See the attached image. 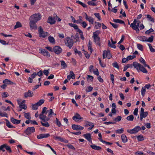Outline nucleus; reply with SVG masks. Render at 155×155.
I'll list each match as a JSON object with an SVG mask.
<instances>
[{"mask_svg":"<svg viewBox=\"0 0 155 155\" xmlns=\"http://www.w3.org/2000/svg\"><path fill=\"white\" fill-rule=\"evenodd\" d=\"M139 39L142 41H146V37L145 36H140L139 37Z\"/></svg>","mask_w":155,"mask_h":155,"instance_id":"obj_54","label":"nucleus"},{"mask_svg":"<svg viewBox=\"0 0 155 155\" xmlns=\"http://www.w3.org/2000/svg\"><path fill=\"white\" fill-rule=\"evenodd\" d=\"M130 26L134 30H136V18H134L133 23L130 24Z\"/></svg>","mask_w":155,"mask_h":155,"instance_id":"obj_29","label":"nucleus"},{"mask_svg":"<svg viewBox=\"0 0 155 155\" xmlns=\"http://www.w3.org/2000/svg\"><path fill=\"white\" fill-rule=\"evenodd\" d=\"M34 94L33 92L30 90H28V91L25 92L24 94L25 98L31 97Z\"/></svg>","mask_w":155,"mask_h":155,"instance_id":"obj_13","label":"nucleus"},{"mask_svg":"<svg viewBox=\"0 0 155 155\" xmlns=\"http://www.w3.org/2000/svg\"><path fill=\"white\" fill-rule=\"evenodd\" d=\"M76 3L77 4H79L82 6L84 8H87V5L83 3L82 2L79 1H76Z\"/></svg>","mask_w":155,"mask_h":155,"instance_id":"obj_37","label":"nucleus"},{"mask_svg":"<svg viewBox=\"0 0 155 155\" xmlns=\"http://www.w3.org/2000/svg\"><path fill=\"white\" fill-rule=\"evenodd\" d=\"M85 127H87L88 126H90V125H91L92 124V122H90L86 120L85 121Z\"/></svg>","mask_w":155,"mask_h":155,"instance_id":"obj_50","label":"nucleus"},{"mask_svg":"<svg viewBox=\"0 0 155 155\" xmlns=\"http://www.w3.org/2000/svg\"><path fill=\"white\" fill-rule=\"evenodd\" d=\"M22 27V25L19 21H17L15 25L14 26V28L15 29L18 28H20Z\"/></svg>","mask_w":155,"mask_h":155,"instance_id":"obj_32","label":"nucleus"},{"mask_svg":"<svg viewBox=\"0 0 155 155\" xmlns=\"http://www.w3.org/2000/svg\"><path fill=\"white\" fill-rule=\"evenodd\" d=\"M83 118L81 117L80 115L78 113H76L74 116L72 117L73 120L77 121V120H82Z\"/></svg>","mask_w":155,"mask_h":155,"instance_id":"obj_16","label":"nucleus"},{"mask_svg":"<svg viewBox=\"0 0 155 155\" xmlns=\"http://www.w3.org/2000/svg\"><path fill=\"white\" fill-rule=\"evenodd\" d=\"M122 117L121 116H118L117 117L115 118L114 120L116 122H119L121 119Z\"/></svg>","mask_w":155,"mask_h":155,"instance_id":"obj_58","label":"nucleus"},{"mask_svg":"<svg viewBox=\"0 0 155 155\" xmlns=\"http://www.w3.org/2000/svg\"><path fill=\"white\" fill-rule=\"evenodd\" d=\"M38 106L36 103L35 104H33L32 105V109L33 110H37L38 108Z\"/></svg>","mask_w":155,"mask_h":155,"instance_id":"obj_49","label":"nucleus"},{"mask_svg":"<svg viewBox=\"0 0 155 155\" xmlns=\"http://www.w3.org/2000/svg\"><path fill=\"white\" fill-rule=\"evenodd\" d=\"M45 122V123H43L42 121L41 122L42 125L46 127H48L50 125L48 123L46 122Z\"/></svg>","mask_w":155,"mask_h":155,"instance_id":"obj_44","label":"nucleus"},{"mask_svg":"<svg viewBox=\"0 0 155 155\" xmlns=\"http://www.w3.org/2000/svg\"><path fill=\"white\" fill-rule=\"evenodd\" d=\"M134 118L133 115H130V116H127V119L128 120L132 121L133 120Z\"/></svg>","mask_w":155,"mask_h":155,"instance_id":"obj_48","label":"nucleus"},{"mask_svg":"<svg viewBox=\"0 0 155 155\" xmlns=\"http://www.w3.org/2000/svg\"><path fill=\"white\" fill-rule=\"evenodd\" d=\"M139 60L140 61V62L143 65H145V64H146V61L142 57H141L139 59Z\"/></svg>","mask_w":155,"mask_h":155,"instance_id":"obj_47","label":"nucleus"},{"mask_svg":"<svg viewBox=\"0 0 155 155\" xmlns=\"http://www.w3.org/2000/svg\"><path fill=\"white\" fill-rule=\"evenodd\" d=\"M113 66L117 69H119V68L118 64L117 62H115L112 63Z\"/></svg>","mask_w":155,"mask_h":155,"instance_id":"obj_56","label":"nucleus"},{"mask_svg":"<svg viewBox=\"0 0 155 155\" xmlns=\"http://www.w3.org/2000/svg\"><path fill=\"white\" fill-rule=\"evenodd\" d=\"M41 16L40 14L35 13L31 16L30 20L37 22L38 21L41 20Z\"/></svg>","mask_w":155,"mask_h":155,"instance_id":"obj_4","label":"nucleus"},{"mask_svg":"<svg viewBox=\"0 0 155 155\" xmlns=\"http://www.w3.org/2000/svg\"><path fill=\"white\" fill-rule=\"evenodd\" d=\"M18 103L19 104V107L23 109H25V110L26 109L27 107L26 106L25 104H19L20 103L19 102H18Z\"/></svg>","mask_w":155,"mask_h":155,"instance_id":"obj_40","label":"nucleus"},{"mask_svg":"<svg viewBox=\"0 0 155 155\" xmlns=\"http://www.w3.org/2000/svg\"><path fill=\"white\" fill-rule=\"evenodd\" d=\"M90 147L93 149L96 150H99L101 149V148L100 146L95 145H91Z\"/></svg>","mask_w":155,"mask_h":155,"instance_id":"obj_26","label":"nucleus"},{"mask_svg":"<svg viewBox=\"0 0 155 155\" xmlns=\"http://www.w3.org/2000/svg\"><path fill=\"white\" fill-rule=\"evenodd\" d=\"M2 97L5 98L9 96L7 92H4L2 94Z\"/></svg>","mask_w":155,"mask_h":155,"instance_id":"obj_57","label":"nucleus"},{"mask_svg":"<svg viewBox=\"0 0 155 155\" xmlns=\"http://www.w3.org/2000/svg\"><path fill=\"white\" fill-rule=\"evenodd\" d=\"M45 102V100L44 99H41L38 102L36 103L38 106H41Z\"/></svg>","mask_w":155,"mask_h":155,"instance_id":"obj_33","label":"nucleus"},{"mask_svg":"<svg viewBox=\"0 0 155 155\" xmlns=\"http://www.w3.org/2000/svg\"><path fill=\"white\" fill-rule=\"evenodd\" d=\"M136 137L138 141H143L144 140V137L142 134H140L138 136H136Z\"/></svg>","mask_w":155,"mask_h":155,"instance_id":"obj_27","label":"nucleus"},{"mask_svg":"<svg viewBox=\"0 0 155 155\" xmlns=\"http://www.w3.org/2000/svg\"><path fill=\"white\" fill-rule=\"evenodd\" d=\"M147 45L149 46L150 50L151 52H155V49H154L152 48L151 45L150 44L148 43Z\"/></svg>","mask_w":155,"mask_h":155,"instance_id":"obj_38","label":"nucleus"},{"mask_svg":"<svg viewBox=\"0 0 155 155\" xmlns=\"http://www.w3.org/2000/svg\"><path fill=\"white\" fill-rule=\"evenodd\" d=\"M108 46L110 47L111 48H116V46L114 45V44H111L110 43V41L109 40L108 41Z\"/></svg>","mask_w":155,"mask_h":155,"instance_id":"obj_41","label":"nucleus"},{"mask_svg":"<svg viewBox=\"0 0 155 155\" xmlns=\"http://www.w3.org/2000/svg\"><path fill=\"white\" fill-rule=\"evenodd\" d=\"M141 95L144 96L146 92V89L144 87H143L141 91Z\"/></svg>","mask_w":155,"mask_h":155,"instance_id":"obj_46","label":"nucleus"},{"mask_svg":"<svg viewBox=\"0 0 155 155\" xmlns=\"http://www.w3.org/2000/svg\"><path fill=\"white\" fill-rule=\"evenodd\" d=\"M110 80H111V82L113 84H114V75L112 74H110Z\"/></svg>","mask_w":155,"mask_h":155,"instance_id":"obj_55","label":"nucleus"},{"mask_svg":"<svg viewBox=\"0 0 155 155\" xmlns=\"http://www.w3.org/2000/svg\"><path fill=\"white\" fill-rule=\"evenodd\" d=\"M24 117L25 118L29 120L31 118L30 114L29 113H25Z\"/></svg>","mask_w":155,"mask_h":155,"instance_id":"obj_35","label":"nucleus"},{"mask_svg":"<svg viewBox=\"0 0 155 155\" xmlns=\"http://www.w3.org/2000/svg\"><path fill=\"white\" fill-rule=\"evenodd\" d=\"M127 131L131 134H136V127L131 129H127Z\"/></svg>","mask_w":155,"mask_h":155,"instance_id":"obj_23","label":"nucleus"},{"mask_svg":"<svg viewBox=\"0 0 155 155\" xmlns=\"http://www.w3.org/2000/svg\"><path fill=\"white\" fill-rule=\"evenodd\" d=\"M43 73L46 76H48L49 73V71L48 70H44L43 71Z\"/></svg>","mask_w":155,"mask_h":155,"instance_id":"obj_64","label":"nucleus"},{"mask_svg":"<svg viewBox=\"0 0 155 155\" xmlns=\"http://www.w3.org/2000/svg\"><path fill=\"white\" fill-rule=\"evenodd\" d=\"M5 120L6 121V125L9 128H13L15 127L11 124L9 121L6 119H5Z\"/></svg>","mask_w":155,"mask_h":155,"instance_id":"obj_21","label":"nucleus"},{"mask_svg":"<svg viewBox=\"0 0 155 155\" xmlns=\"http://www.w3.org/2000/svg\"><path fill=\"white\" fill-rule=\"evenodd\" d=\"M60 62L61 63V65L63 66V68H64L67 67V64L64 61H61Z\"/></svg>","mask_w":155,"mask_h":155,"instance_id":"obj_60","label":"nucleus"},{"mask_svg":"<svg viewBox=\"0 0 155 155\" xmlns=\"http://www.w3.org/2000/svg\"><path fill=\"white\" fill-rule=\"evenodd\" d=\"M40 53L45 56L49 58L50 56V54L49 52L45 49L40 48L39 50Z\"/></svg>","mask_w":155,"mask_h":155,"instance_id":"obj_9","label":"nucleus"},{"mask_svg":"<svg viewBox=\"0 0 155 155\" xmlns=\"http://www.w3.org/2000/svg\"><path fill=\"white\" fill-rule=\"evenodd\" d=\"M36 22L30 19L29 26L31 30H36L37 28V26Z\"/></svg>","mask_w":155,"mask_h":155,"instance_id":"obj_10","label":"nucleus"},{"mask_svg":"<svg viewBox=\"0 0 155 155\" xmlns=\"http://www.w3.org/2000/svg\"><path fill=\"white\" fill-rule=\"evenodd\" d=\"M133 54L135 55L136 54V51L134 52L133 53ZM136 58V56L135 55H134L133 56L130 55L127 57V59L128 61L132 60L134 58Z\"/></svg>","mask_w":155,"mask_h":155,"instance_id":"obj_30","label":"nucleus"},{"mask_svg":"<svg viewBox=\"0 0 155 155\" xmlns=\"http://www.w3.org/2000/svg\"><path fill=\"white\" fill-rule=\"evenodd\" d=\"M88 50L90 51L91 53L93 51V49L92 48V42L90 41L89 42L88 45Z\"/></svg>","mask_w":155,"mask_h":155,"instance_id":"obj_28","label":"nucleus"},{"mask_svg":"<svg viewBox=\"0 0 155 155\" xmlns=\"http://www.w3.org/2000/svg\"><path fill=\"white\" fill-rule=\"evenodd\" d=\"M153 31H154L153 30V29L151 28L149 30H147L145 32V33L146 34L149 35L150 33H151L152 32H153Z\"/></svg>","mask_w":155,"mask_h":155,"instance_id":"obj_62","label":"nucleus"},{"mask_svg":"<svg viewBox=\"0 0 155 155\" xmlns=\"http://www.w3.org/2000/svg\"><path fill=\"white\" fill-rule=\"evenodd\" d=\"M145 67L141 64L136 62V70L138 72L141 71L145 74L147 73L148 71Z\"/></svg>","mask_w":155,"mask_h":155,"instance_id":"obj_3","label":"nucleus"},{"mask_svg":"<svg viewBox=\"0 0 155 155\" xmlns=\"http://www.w3.org/2000/svg\"><path fill=\"white\" fill-rule=\"evenodd\" d=\"M38 31L39 35L40 37L45 38L47 35L48 32H44L43 29L41 26H40L38 28Z\"/></svg>","mask_w":155,"mask_h":155,"instance_id":"obj_5","label":"nucleus"},{"mask_svg":"<svg viewBox=\"0 0 155 155\" xmlns=\"http://www.w3.org/2000/svg\"><path fill=\"white\" fill-rule=\"evenodd\" d=\"M54 139L56 140H58L62 142L67 143L68 142V140L64 138H62L60 137L56 136L54 137Z\"/></svg>","mask_w":155,"mask_h":155,"instance_id":"obj_15","label":"nucleus"},{"mask_svg":"<svg viewBox=\"0 0 155 155\" xmlns=\"http://www.w3.org/2000/svg\"><path fill=\"white\" fill-rule=\"evenodd\" d=\"M153 37H154L153 35H151L148 39L146 38V41L150 43L152 42L153 41Z\"/></svg>","mask_w":155,"mask_h":155,"instance_id":"obj_34","label":"nucleus"},{"mask_svg":"<svg viewBox=\"0 0 155 155\" xmlns=\"http://www.w3.org/2000/svg\"><path fill=\"white\" fill-rule=\"evenodd\" d=\"M124 129L123 128L118 129L115 130V132L117 134H121L124 132Z\"/></svg>","mask_w":155,"mask_h":155,"instance_id":"obj_45","label":"nucleus"},{"mask_svg":"<svg viewBox=\"0 0 155 155\" xmlns=\"http://www.w3.org/2000/svg\"><path fill=\"white\" fill-rule=\"evenodd\" d=\"M93 89V87H91V86L88 87L86 89V92H91L92 91Z\"/></svg>","mask_w":155,"mask_h":155,"instance_id":"obj_51","label":"nucleus"},{"mask_svg":"<svg viewBox=\"0 0 155 155\" xmlns=\"http://www.w3.org/2000/svg\"><path fill=\"white\" fill-rule=\"evenodd\" d=\"M71 127L73 130H82L84 129V127L82 126L75 124H72Z\"/></svg>","mask_w":155,"mask_h":155,"instance_id":"obj_12","label":"nucleus"},{"mask_svg":"<svg viewBox=\"0 0 155 155\" xmlns=\"http://www.w3.org/2000/svg\"><path fill=\"white\" fill-rule=\"evenodd\" d=\"M147 18L149 19V21L153 22H154V19L150 15H147Z\"/></svg>","mask_w":155,"mask_h":155,"instance_id":"obj_43","label":"nucleus"},{"mask_svg":"<svg viewBox=\"0 0 155 155\" xmlns=\"http://www.w3.org/2000/svg\"><path fill=\"white\" fill-rule=\"evenodd\" d=\"M84 137L89 142L92 143L91 134L90 133H87L84 135Z\"/></svg>","mask_w":155,"mask_h":155,"instance_id":"obj_17","label":"nucleus"},{"mask_svg":"<svg viewBox=\"0 0 155 155\" xmlns=\"http://www.w3.org/2000/svg\"><path fill=\"white\" fill-rule=\"evenodd\" d=\"M109 23L115 28H117L119 25L118 24L115 23H113L111 22H110Z\"/></svg>","mask_w":155,"mask_h":155,"instance_id":"obj_59","label":"nucleus"},{"mask_svg":"<svg viewBox=\"0 0 155 155\" xmlns=\"http://www.w3.org/2000/svg\"><path fill=\"white\" fill-rule=\"evenodd\" d=\"M87 4L91 6H96L97 5V3L93 2V1H92V0L89 1L87 2Z\"/></svg>","mask_w":155,"mask_h":155,"instance_id":"obj_39","label":"nucleus"},{"mask_svg":"<svg viewBox=\"0 0 155 155\" xmlns=\"http://www.w3.org/2000/svg\"><path fill=\"white\" fill-rule=\"evenodd\" d=\"M3 83L6 84H13V83L12 81L7 79L4 80Z\"/></svg>","mask_w":155,"mask_h":155,"instance_id":"obj_25","label":"nucleus"},{"mask_svg":"<svg viewBox=\"0 0 155 155\" xmlns=\"http://www.w3.org/2000/svg\"><path fill=\"white\" fill-rule=\"evenodd\" d=\"M62 49L59 46H55L53 48V51L57 54H59L62 52Z\"/></svg>","mask_w":155,"mask_h":155,"instance_id":"obj_8","label":"nucleus"},{"mask_svg":"<svg viewBox=\"0 0 155 155\" xmlns=\"http://www.w3.org/2000/svg\"><path fill=\"white\" fill-rule=\"evenodd\" d=\"M47 22L51 25L54 24L55 22V21L54 18H53L51 16H49Z\"/></svg>","mask_w":155,"mask_h":155,"instance_id":"obj_18","label":"nucleus"},{"mask_svg":"<svg viewBox=\"0 0 155 155\" xmlns=\"http://www.w3.org/2000/svg\"><path fill=\"white\" fill-rule=\"evenodd\" d=\"M48 40L50 43L52 44H54L55 43V41L53 37L51 36H50L48 37Z\"/></svg>","mask_w":155,"mask_h":155,"instance_id":"obj_22","label":"nucleus"},{"mask_svg":"<svg viewBox=\"0 0 155 155\" xmlns=\"http://www.w3.org/2000/svg\"><path fill=\"white\" fill-rule=\"evenodd\" d=\"M5 149L7 150L9 152H12L10 147L6 144H4L0 146V151L5 152Z\"/></svg>","mask_w":155,"mask_h":155,"instance_id":"obj_6","label":"nucleus"},{"mask_svg":"<svg viewBox=\"0 0 155 155\" xmlns=\"http://www.w3.org/2000/svg\"><path fill=\"white\" fill-rule=\"evenodd\" d=\"M148 113L146 111L144 113L140 114V115L143 118H145L148 115Z\"/></svg>","mask_w":155,"mask_h":155,"instance_id":"obj_61","label":"nucleus"},{"mask_svg":"<svg viewBox=\"0 0 155 155\" xmlns=\"http://www.w3.org/2000/svg\"><path fill=\"white\" fill-rule=\"evenodd\" d=\"M74 44L73 40L69 38H67L66 40V42L65 43L66 45L71 48L73 46Z\"/></svg>","mask_w":155,"mask_h":155,"instance_id":"obj_11","label":"nucleus"},{"mask_svg":"<svg viewBox=\"0 0 155 155\" xmlns=\"http://www.w3.org/2000/svg\"><path fill=\"white\" fill-rule=\"evenodd\" d=\"M74 51L75 54H78L80 56H81L82 55V54L81 51H78L76 48L74 49Z\"/></svg>","mask_w":155,"mask_h":155,"instance_id":"obj_52","label":"nucleus"},{"mask_svg":"<svg viewBox=\"0 0 155 155\" xmlns=\"http://www.w3.org/2000/svg\"><path fill=\"white\" fill-rule=\"evenodd\" d=\"M10 120L12 123L15 124H20L21 122L20 120H18L15 119L13 117H11Z\"/></svg>","mask_w":155,"mask_h":155,"instance_id":"obj_19","label":"nucleus"},{"mask_svg":"<svg viewBox=\"0 0 155 155\" xmlns=\"http://www.w3.org/2000/svg\"><path fill=\"white\" fill-rule=\"evenodd\" d=\"M50 136L49 134H41L37 136V138L39 139H41L44 138H47Z\"/></svg>","mask_w":155,"mask_h":155,"instance_id":"obj_14","label":"nucleus"},{"mask_svg":"<svg viewBox=\"0 0 155 155\" xmlns=\"http://www.w3.org/2000/svg\"><path fill=\"white\" fill-rule=\"evenodd\" d=\"M106 58H107L108 59H110L112 57V55L111 54L109 51H106Z\"/></svg>","mask_w":155,"mask_h":155,"instance_id":"obj_42","label":"nucleus"},{"mask_svg":"<svg viewBox=\"0 0 155 155\" xmlns=\"http://www.w3.org/2000/svg\"><path fill=\"white\" fill-rule=\"evenodd\" d=\"M85 18L89 22L91 23V24H93L94 21V19L91 17H89L86 14H85Z\"/></svg>","mask_w":155,"mask_h":155,"instance_id":"obj_20","label":"nucleus"},{"mask_svg":"<svg viewBox=\"0 0 155 155\" xmlns=\"http://www.w3.org/2000/svg\"><path fill=\"white\" fill-rule=\"evenodd\" d=\"M55 124L57 125L59 127H60L61 125V124L59 120L57 118H56L55 120L54 121Z\"/></svg>","mask_w":155,"mask_h":155,"instance_id":"obj_31","label":"nucleus"},{"mask_svg":"<svg viewBox=\"0 0 155 155\" xmlns=\"http://www.w3.org/2000/svg\"><path fill=\"white\" fill-rule=\"evenodd\" d=\"M48 117H50L51 115H55L56 114L54 113L53 110L52 109H50L49 110H48Z\"/></svg>","mask_w":155,"mask_h":155,"instance_id":"obj_36","label":"nucleus"},{"mask_svg":"<svg viewBox=\"0 0 155 155\" xmlns=\"http://www.w3.org/2000/svg\"><path fill=\"white\" fill-rule=\"evenodd\" d=\"M101 33V31L99 30H97L93 32L92 38H94V41L95 43L98 46H101L100 43V38L98 35Z\"/></svg>","mask_w":155,"mask_h":155,"instance_id":"obj_2","label":"nucleus"},{"mask_svg":"<svg viewBox=\"0 0 155 155\" xmlns=\"http://www.w3.org/2000/svg\"><path fill=\"white\" fill-rule=\"evenodd\" d=\"M137 47L138 49L140 50L141 51H143V46L142 45L140 44H137Z\"/></svg>","mask_w":155,"mask_h":155,"instance_id":"obj_53","label":"nucleus"},{"mask_svg":"<svg viewBox=\"0 0 155 155\" xmlns=\"http://www.w3.org/2000/svg\"><path fill=\"white\" fill-rule=\"evenodd\" d=\"M97 25H95V28L96 29H98L99 28H100L101 26V24L99 23V22H95Z\"/></svg>","mask_w":155,"mask_h":155,"instance_id":"obj_63","label":"nucleus"},{"mask_svg":"<svg viewBox=\"0 0 155 155\" xmlns=\"http://www.w3.org/2000/svg\"><path fill=\"white\" fill-rule=\"evenodd\" d=\"M35 131V128L34 127H28L25 130L24 133L28 135H30Z\"/></svg>","mask_w":155,"mask_h":155,"instance_id":"obj_7","label":"nucleus"},{"mask_svg":"<svg viewBox=\"0 0 155 155\" xmlns=\"http://www.w3.org/2000/svg\"><path fill=\"white\" fill-rule=\"evenodd\" d=\"M121 140L123 143H125L127 141V140L126 136L124 134H123L121 136Z\"/></svg>","mask_w":155,"mask_h":155,"instance_id":"obj_24","label":"nucleus"},{"mask_svg":"<svg viewBox=\"0 0 155 155\" xmlns=\"http://www.w3.org/2000/svg\"><path fill=\"white\" fill-rule=\"evenodd\" d=\"M47 109V108L45 107H43L42 110L39 116V118L43 122L48 121L50 119L49 117H47L46 115L47 112H48V110H46Z\"/></svg>","mask_w":155,"mask_h":155,"instance_id":"obj_1","label":"nucleus"}]
</instances>
